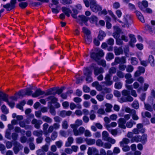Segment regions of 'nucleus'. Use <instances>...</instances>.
<instances>
[{"mask_svg":"<svg viewBox=\"0 0 155 155\" xmlns=\"http://www.w3.org/2000/svg\"><path fill=\"white\" fill-rule=\"evenodd\" d=\"M137 128L141 133H143L145 132V129L143 128V125L141 124H139L137 125Z\"/></svg>","mask_w":155,"mask_h":155,"instance_id":"obj_34","label":"nucleus"},{"mask_svg":"<svg viewBox=\"0 0 155 155\" xmlns=\"http://www.w3.org/2000/svg\"><path fill=\"white\" fill-rule=\"evenodd\" d=\"M62 127L63 129H66L68 127V122L66 120H63L62 123Z\"/></svg>","mask_w":155,"mask_h":155,"instance_id":"obj_41","label":"nucleus"},{"mask_svg":"<svg viewBox=\"0 0 155 155\" xmlns=\"http://www.w3.org/2000/svg\"><path fill=\"white\" fill-rule=\"evenodd\" d=\"M88 17H86L84 15H80L78 17L76 21L77 22L82 25V22L86 23L88 21Z\"/></svg>","mask_w":155,"mask_h":155,"instance_id":"obj_9","label":"nucleus"},{"mask_svg":"<svg viewBox=\"0 0 155 155\" xmlns=\"http://www.w3.org/2000/svg\"><path fill=\"white\" fill-rule=\"evenodd\" d=\"M18 134L16 133H13L11 135L12 139L14 140H16L18 139Z\"/></svg>","mask_w":155,"mask_h":155,"instance_id":"obj_62","label":"nucleus"},{"mask_svg":"<svg viewBox=\"0 0 155 155\" xmlns=\"http://www.w3.org/2000/svg\"><path fill=\"white\" fill-rule=\"evenodd\" d=\"M90 56L92 58L96 61L99 59L98 56L97 55V53H95L94 52L91 53V54Z\"/></svg>","mask_w":155,"mask_h":155,"instance_id":"obj_48","label":"nucleus"},{"mask_svg":"<svg viewBox=\"0 0 155 155\" xmlns=\"http://www.w3.org/2000/svg\"><path fill=\"white\" fill-rule=\"evenodd\" d=\"M6 145V146L7 148L10 149L12 147V143L9 141H5L4 142Z\"/></svg>","mask_w":155,"mask_h":155,"instance_id":"obj_57","label":"nucleus"},{"mask_svg":"<svg viewBox=\"0 0 155 155\" xmlns=\"http://www.w3.org/2000/svg\"><path fill=\"white\" fill-rule=\"evenodd\" d=\"M132 107L136 109H138L139 107V104L137 101H134L132 104Z\"/></svg>","mask_w":155,"mask_h":155,"instance_id":"obj_56","label":"nucleus"},{"mask_svg":"<svg viewBox=\"0 0 155 155\" xmlns=\"http://www.w3.org/2000/svg\"><path fill=\"white\" fill-rule=\"evenodd\" d=\"M1 110L2 113L7 114L9 112V110L4 105H3L1 107Z\"/></svg>","mask_w":155,"mask_h":155,"instance_id":"obj_39","label":"nucleus"},{"mask_svg":"<svg viewBox=\"0 0 155 155\" xmlns=\"http://www.w3.org/2000/svg\"><path fill=\"white\" fill-rule=\"evenodd\" d=\"M109 134L108 132L106 131H103L102 133V138L103 140L106 141L109 137Z\"/></svg>","mask_w":155,"mask_h":155,"instance_id":"obj_28","label":"nucleus"},{"mask_svg":"<svg viewBox=\"0 0 155 155\" xmlns=\"http://www.w3.org/2000/svg\"><path fill=\"white\" fill-rule=\"evenodd\" d=\"M47 101L51 100L50 103L52 104L56 103L58 101V99L53 96H49L47 98Z\"/></svg>","mask_w":155,"mask_h":155,"instance_id":"obj_32","label":"nucleus"},{"mask_svg":"<svg viewBox=\"0 0 155 155\" xmlns=\"http://www.w3.org/2000/svg\"><path fill=\"white\" fill-rule=\"evenodd\" d=\"M84 138L81 137H77L75 141L77 143L80 144L84 142Z\"/></svg>","mask_w":155,"mask_h":155,"instance_id":"obj_37","label":"nucleus"},{"mask_svg":"<svg viewBox=\"0 0 155 155\" xmlns=\"http://www.w3.org/2000/svg\"><path fill=\"white\" fill-rule=\"evenodd\" d=\"M28 3L26 2H22L19 4V5L22 8H25L28 5Z\"/></svg>","mask_w":155,"mask_h":155,"instance_id":"obj_61","label":"nucleus"},{"mask_svg":"<svg viewBox=\"0 0 155 155\" xmlns=\"http://www.w3.org/2000/svg\"><path fill=\"white\" fill-rule=\"evenodd\" d=\"M134 68L132 65H128L126 68V71L128 72H131L134 70Z\"/></svg>","mask_w":155,"mask_h":155,"instance_id":"obj_59","label":"nucleus"},{"mask_svg":"<svg viewBox=\"0 0 155 155\" xmlns=\"http://www.w3.org/2000/svg\"><path fill=\"white\" fill-rule=\"evenodd\" d=\"M60 134L62 136L67 137L68 135L67 134V132L63 130H60L59 131Z\"/></svg>","mask_w":155,"mask_h":155,"instance_id":"obj_60","label":"nucleus"},{"mask_svg":"<svg viewBox=\"0 0 155 155\" xmlns=\"http://www.w3.org/2000/svg\"><path fill=\"white\" fill-rule=\"evenodd\" d=\"M141 137V142L142 143H145L147 140V136L146 134L143 135Z\"/></svg>","mask_w":155,"mask_h":155,"instance_id":"obj_52","label":"nucleus"},{"mask_svg":"<svg viewBox=\"0 0 155 155\" xmlns=\"http://www.w3.org/2000/svg\"><path fill=\"white\" fill-rule=\"evenodd\" d=\"M142 116L143 118L147 117L148 118L151 117V115L150 113L148 111H146L145 112H142L141 113Z\"/></svg>","mask_w":155,"mask_h":155,"instance_id":"obj_46","label":"nucleus"},{"mask_svg":"<svg viewBox=\"0 0 155 155\" xmlns=\"http://www.w3.org/2000/svg\"><path fill=\"white\" fill-rule=\"evenodd\" d=\"M11 130H6L5 135V137L9 140H11Z\"/></svg>","mask_w":155,"mask_h":155,"instance_id":"obj_49","label":"nucleus"},{"mask_svg":"<svg viewBox=\"0 0 155 155\" xmlns=\"http://www.w3.org/2000/svg\"><path fill=\"white\" fill-rule=\"evenodd\" d=\"M135 124H136V123L131 119L126 123V126L127 128H131L133 127V125Z\"/></svg>","mask_w":155,"mask_h":155,"instance_id":"obj_29","label":"nucleus"},{"mask_svg":"<svg viewBox=\"0 0 155 155\" xmlns=\"http://www.w3.org/2000/svg\"><path fill=\"white\" fill-rule=\"evenodd\" d=\"M117 75L119 78H122L124 77V73L120 71H118L117 72Z\"/></svg>","mask_w":155,"mask_h":155,"instance_id":"obj_53","label":"nucleus"},{"mask_svg":"<svg viewBox=\"0 0 155 155\" xmlns=\"http://www.w3.org/2000/svg\"><path fill=\"white\" fill-rule=\"evenodd\" d=\"M71 113L72 112L71 111H66L63 110L60 112L59 115L62 117H64L66 116H70Z\"/></svg>","mask_w":155,"mask_h":155,"instance_id":"obj_14","label":"nucleus"},{"mask_svg":"<svg viewBox=\"0 0 155 155\" xmlns=\"http://www.w3.org/2000/svg\"><path fill=\"white\" fill-rule=\"evenodd\" d=\"M126 123V121L124 118H120L118 120V127L122 129H125L126 128V126L125 125Z\"/></svg>","mask_w":155,"mask_h":155,"instance_id":"obj_10","label":"nucleus"},{"mask_svg":"<svg viewBox=\"0 0 155 155\" xmlns=\"http://www.w3.org/2000/svg\"><path fill=\"white\" fill-rule=\"evenodd\" d=\"M114 52L116 55H119L123 53V50L121 48H118L117 47H114Z\"/></svg>","mask_w":155,"mask_h":155,"instance_id":"obj_20","label":"nucleus"},{"mask_svg":"<svg viewBox=\"0 0 155 155\" xmlns=\"http://www.w3.org/2000/svg\"><path fill=\"white\" fill-rule=\"evenodd\" d=\"M106 34L102 31H99V35H98V38L100 40H102L104 37L106 36Z\"/></svg>","mask_w":155,"mask_h":155,"instance_id":"obj_33","label":"nucleus"},{"mask_svg":"<svg viewBox=\"0 0 155 155\" xmlns=\"http://www.w3.org/2000/svg\"><path fill=\"white\" fill-rule=\"evenodd\" d=\"M90 22L92 23H96L97 21V18L94 15H92L90 18Z\"/></svg>","mask_w":155,"mask_h":155,"instance_id":"obj_43","label":"nucleus"},{"mask_svg":"<svg viewBox=\"0 0 155 155\" xmlns=\"http://www.w3.org/2000/svg\"><path fill=\"white\" fill-rule=\"evenodd\" d=\"M117 71V69L115 67H111L110 68L108 71V74L112 75V74H115Z\"/></svg>","mask_w":155,"mask_h":155,"instance_id":"obj_45","label":"nucleus"},{"mask_svg":"<svg viewBox=\"0 0 155 155\" xmlns=\"http://www.w3.org/2000/svg\"><path fill=\"white\" fill-rule=\"evenodd\" d=\"M74 140V139L72 137H68L67 141L65 143V146L67 147L70 146L71 144L73 143Z\"/></svg>","mask_w":155,"mask_h":155,"instance_id":"obj_19","label":"nucleus"},{"mask_svg":"<svg viewBox=\"0 0 155 155\" xmlns=\"http://www.w3.org/2000/svg\"><path fill=\"white\" fill-rule=\"evenodd\" d=\"M111 144L109 142L104 143L103 147L105 149H109L111 147Z\"/></svg>","mask_w":155,"mask_h":155,"instance_id":"obj_55","label":"nucleus"},{"mask_svg":"<svg viewBox=\"0 0 155 155\" xmlns=\"http://www.w3.org/2000/svg\"><path fill=\"white\" fill-rule=\"evenodd\" d=\"M23 147V146L20 143L15 142L13 148V150L15 153L18 154L20 150H22Z\"/></svg>","mask_w":155,"mask_h":155,"instance_id":"obj_5","label":"nucleus"},{"mask_svg":"<svg viewBox=\"0 0 155 155\" xmlns=\"http://www.w3.org/2000/svg\"><path fill=\"white\" fill-rule=\"evenodd\" d=\"M43 132L41 130H35L33 131V135L35 136L38 137H42L43 135Z\"/></svg>","mask_w":155,"mask_h":155,"instance_id":"obj_21","label":"nucleus"},{"mask_svg":"<svg viewBox=\"0 0 155 155\" xmlns=\"http://www.w3.org/2000/svg\"><path fill=\"white\" fill-rule=\"evenodd\" d=\"M95 0H84L83 1L85 6L87 7H89L90 5V6L92 4L94 3Z\"/></svg>","mask_w":155,"mask_h":155,"instance_id":"obj_25","label":"nucleus"},{"mask_svg":"<svg viewBox=\"0 0 155 155\" xmlns=\"http://www.w3.org/2000/svg\"><path fill=\"white\" fill-rule=\"evenodd\" d=\"M32 91L31 89H27L25 90H22L20 91L18 93V94L19 96H23L25 95H32Z\"/></svg>","mask_w":155,"mask_h":155,"instance_id":"obj_4","label":"nucleus"},{"mask_svg":"<svg viewBox=\"0 0 155 155\" xmlns=\"http://www.w3.org/2000/svg\"><path fill=\"white\" fill-rule=\"evenodd\" d=\"M144 107L145 109L150 111H153V108L152 106L148 104L144 103Z\"/></svg>","mask_w":155,"mask_h":155,"instance_id":"obj_47","label":"nucleus"},{"mask_svg":"<svg viewBox=\"0 0 155 155\" xmlns=\"http://www.w3.org/2000/svg\"><path fill=\"white\" fill-rule=\"evenodd\" d=\"M114 58V55L112 53H109L106 56V59L108 61L113 59Z\"/></svg>","mask_w":155,"mask_h":155,"instance_id":"obj_42","label":"nucleus"},{"mask_svg":"<svg viewBox=\"0 0 155 155\" xmlns=\"http://www.w3.org/2000/svg\"><path fill=\"white\" fill-rule=\"evenodd\" d=\"M42 119L43 121L49 124H51L53 121L52 118L46 116L42 117Z\"/></svg>","mask_w":155,"mask_h":155,"instance_id":"obj_22","label":"nucleus"},{"mask_svg":"<svg viewBox=\"0 0 155 155\" xmlns=\"http://www.w3.org/2000/svg\"><path fill=\"white\" fill-rule=\"evenodd\" d=\"M77 128H72L74 135L76 136L83 134L85 131V128L83 127H80L78 129Z\"/></svg>","mask_w":155,"mask_h":155,"instance_id":"obj_2","label":"nucleus"},{"mask_svg":"<svg viewBox=\"0 0 155 155\" xmlns=\"http://www.w3.org/2000/svg\"><path fill=\"white\" fill-rule=\"evenodd\" d=\"M107 44L110 45H112L114 43V40L113 38H110L107 41Z\"/></svg>","mask_w":155,"mask_h":155,"instance_id":"obj_64","label":"nucleus"},{"mask_svg":"<svg viewBox=\"0 0 155 155\" xmlns=\"http://www.w3.org/2000/svg\"><path fill=\"white\" fill-rule=\"evenodd\" d=\"M85 42L86 44H90L92 41V38L90 35L85 36Z\"/></svg>","mask_w":155,"mask_h":155,"instance_id":"obj_40","label":"nucleus"},{"mask_svg":"<svg viewBox=\"0 0 155 155\" xmlns=\"http://www.w3.org/2000/svg\"><path fill=\"white\" fill-rule=\"evenodd\" d=\"M31 124H34V127L36 129H39L40 127V125L42 124V122L41 120H38L36 119H33L31 121Z\"/></svg>","mask_w":155,"mask_h":155,"instance_id":"obj_11","label":"nucleus"},{"mask_svg":"<svg viewBox=\"0 0 155 155\" xmlns=\"http://www.w3.org/2000/svg\"><path fill=\"white\" fill-rule=\"evenodd\" d=\"M82 31L83 32V33L85 34V36H88L90 35L91 34V31L87 28L85 27H83L82 28Z\"/></svg>","mask_w":155,"mask_h":155,"instance_id":"obj_38","label":"nucleus"},{"mask_svg":"<svg viewBox=\"0 0 155 155\" xmlns=\"http://www.w3.org/2000/svg\"><path fill=\"white\" fill-rule=\"evenodd\" d=\"M131 63L134 65H136L138 63V61L137 59L135 58H131Z\"/></svg>","mask_w":155,"mask_h":155,"instance_id":"obj_63","label":"nucleus"},{"mask_svg":"<svg viewBox=\"0 0 155 155\" xmlns=\"http://www.w3.org/2000/svg\"><path fill=\"white\" fill-rule=\"evenodd\" d=\"M96 145L97 146H98L100 147H103L104 142L102 141L100 139H98L96 141Z\"/></svg>","mask_w":155,"mask_h":155,"instance_id":"obj_50","label":"nucleus"},{"mask_svg":"<svg viewBox=\"0 0 155 155\" xmlns=\"http://www.w3.org/2000/svg\"><path fill=\"white\" fill-rule=\"evenodd\" d=\"M2 100L6 102L9 106L11 108H13L15 103L13 101H10L8 100V95L6 94H3V96L2 97Z\"/></svg>","mask_w":155,"mask_h":155,"instance_id":"obj_8","label":"nucleus"},{"mask_svg":"<svg viewBox=\"0 0 155 155\" xmlns=\"http://www.w3.org/2000/svg\"><path fill=\"white\" fill-rule=\"evenodd\" d=\"M122 84L120 82H116L114 84V87L115 88L118 89H120L122 87Z\"/></svg>","mask_w":155,"mask_h":155,"instance_id":"obj_44","label":"nucleus"},{"mask_svg":"<svg viewBox=\"0 0 155 155\" xmlns=\"http://www.w3.org/2000/svg\"><path fill=\"white\" fill-rule=\"evenodd\" d=\"M90 8L92 11L95 12L101 11L102 9V7L96 4L95 0H94V3L91 5Z\"/></svg>","mask_w":155,"mask_h":155,"instance_id":"obj_6","label":"nucleus"},{"mask_svg":"<svg viewBox=\"0 0 155 155\" xmlns=\"http://www.w3.org/2000/svg\"><path fill=\"white\" fill-rule=\"evenodd\" d=\"M89 115V118L91 120H93L96 118L95 111L94 110H91L90 111Z\"/></svg>","mask_w":155,"mask_h":155,"instance_id":"obj_24","label":"nucleus"},{"mask_svg":"<svg viewBox=\"0 0 155 155\" xmlns=\"http://www.w3.org/2000/svg\"><path fill=\"white\" fill-rule=\"evenodd\" d=\"M148 62L150 63L151 66H154V59L153 56L151 55L149 56Z\"/></svg>","mask_w":155,"mask_h":155,"instance_id":"obj_27","label":"nucleus"},{"mask_svg":"<svg viewBox=\"0 0 155 155\" xmlns=\"http://www.w3.org/2000/svg\"><path fill=\"white\" fill-rule=\"evenodd\" d=\"M45 94V92L41 91L40 89H37L35 92L32 94V96L34 97H37Z\"/></svg>","mask_w":155,"mask_h":155,"instance_id":"obj_12","label":"nucleus"},{"mask_svg":"<svg viewBox=\"0 0 155 155\" xmlns=\"http://www.w3.org/2000/svg\"><path fill=\"white\" fill-rule=\"evenodd\" d=\"M130 140L128 139L124 138L120 142V146L121 147H124L125 144H128L130 143Z\"/></svg>","mask_w":155,"mask_h":155,"instance_id":"obj_26","label":"nucleus"},{"mask_svg":"<svg viewBox=\"0 0 155 155\" xmlns=\"http://www.w3.org/2000/svg\"><path fill=\"white\" fill-rule=\"evenodd\" d=\"M83 122L81 120L77 119L75 123V124H72L70 125V127L71 128H77L79 126L82 124Z\"/></svg>","mask_w":155,"mask_h":155,"instance_id":"obj_13","label":"nucleus"},{"mask_svg":"<svg viewBox=\"0 0 155 155\" xmlns=\"http://www.w3.org/2000/svg\"><path fill=\"white\" fill-rule=\"evenodd\" d=\"M85 141L87 144L89 145H92L95 144L96 140L95 139L91 138H86Z\"/></svg>","mask_w":155,"mask_h":155,"instance_id":"obj_16","label":"nucleus"},{"mask_svg":"<svg viewBox=\"0 0 155 155\" xmlns=\"http://www.w3.org/2000/svg\"><path fill=\"white\" fill-rule=\"evenodd\" d=\"M98 150L94 147H89L88 148L87 153L88 155H92L94 153H98Z\"/></svg>","mask_w":155,"mask_h":155,"instance_id":"obj_15","label":"nucleus"},{"mask_svg":"<svg viewBox=\"0 0 155 155\" xmlns=\"http://www.w3.org/2000/svg\"><path fill=\"white\" fill-rule=\"evenodd\" d=\"M58 136V132L54 131L51 134V137L52 140H54L57 138Z\"/></svg>","mask_w":155,"mask_h":155,"instance_id":"obj_36","label":"nucleus"},{"mask_svg":"<svg viewBox=\"0 0 155 155\" xmlns=\"http://www.w3.org/2000/svg\"><path fill=\"white\" fill-rule=\"evenodd\" d=\"M84 74L86 76L91 75L92 71L87 68H84Z\"/></svg>","mask_w":155,"mask_h":155,"instance_id":"obj_23","label":"nucleus"},{"mask_svg":"<svg viewBox=\"0 0 155 155\" xmlns=\"http://www.w3.org/2000/svg\"><path fill=\"white\" fill-rule=\"evenodd\" d=\"M121 93L123 96L127 97L130 95V92L127 90H124L122 91Z\"/></svg>","mask_w":155,"mask_h":155,"instance_id":"obj_54","label":"nucleus"},{"mask_svg":"<svg viewBox=\"0 0 155 155\" xmlns=\"http://www.w3.org/2000/svg\"><path fill=\"white\" fill-rule=\"evenodd\" d=\"M105 106L106 107L105 110L106 112H109L111 111V109L113 107L112 105L109 103H106L105 104Z\"/></svg>","mask_w":155,"mask_h":155,"instance_id":"obj_35","label":"nucleus"},{"mask_svg":"<svg viewBox=\"0 0 155 155\" xmlns=\"http://www.w3.org/2000/svg\"><path fill=\"white\" fill-rule=\"evenodd\" d=\"M123 21L124 25H122V27H129V25L132 23L131 16L128 14L123 16Z\"/></svg>","mask_w":155,"mask_h":155,"instance_id":"obj_1","label":"nucleus"},{"mask_svg":"<svg viewBox=\"0 0 155 155\" xmlns=\"http://www.w3.org/2000/svg\"><path fill=\"white\" fill-rule=\"evenodd\" d=\"M26 123L28 124H29L28 121H20L19 124L21 127L25 128V129H28V126H26L25 125Z\"/></svg>","mask_w":155,"mask_h":155,"instance_id":"obj_30","label":"nucleus"},{"mask_svg":"<svg viewBox=\"0 0 155 155\" xmlns=\"http://www.w3.org/2000/svg\"><path fill=\"white\" fill-rule=\"evenodd\" d=\"M62 10L66 15L68 17L70 16V14L71 13V11L69 8L65 7H63L62 8Z\"/></svg>","mask_w":155,"mask_h":155,"instance_id":"obj_17","label":"nucleus"},{"mask_svg":"<svg viewBox=\"0 0 155 155\" xmlns=\"http://www.w3.org/2000/svg\"><path fill=\"white\" fill-rule=\"evenodd\" d=\"M112 75L110 74H107L104 77L105 81L103 82V83L105 84L107 86H110L112 84L113 82L111 80Z\"/></svg>","mask_w":155,"mask_h":155,"instance_id":"obj_3","label":"nucleus"},{"mask_svg":"<svg viewBox=\"0 0 155 155\" xmlns=\"http://www.w3.org/2000/svg\"><path fill=\"white\" fill-rule=\"evenodd\" d=\"M132 119L134 120H137L139 119V117L136 114V111L135 110H133L132 113Z\"/></svg>","mask_w":155,"mask_h":155,"instance_id":"obj_51","label":"nucleus"},{"mask_svg":"<svg viewBox=\"0 0 155 155\" xmlns=\"http://www.w3.org/2000/svg\"><path fill=\"white\" fill-rule=\"evenodd\" d=\"M37 155H45V153L41 149L38 150L36 151Z\"/></svg>","mask_w":155,"mask_h":155,"instance_id":"obj_58","label":"nucleus"},{"mask_svg":"<svg viewBox=\"0 0 155 155\" xmlns=\"http://www.w3.org/2000/svg\"><path fill=\"white\" fill-rule=\"evenodd\" d=\"M3 7L6 9L7 11L11 10L15 8L14 6L10 3H7L6 5H3Z\"/></svg>","mask_w":155,"mask_h":155,"instance_id":"obj_31","label":"nucleus"},{"mask_svg":"<svg viewBox=\"0 0 155 155\" xmlns=\"http://www.w3.org/2000/svg\"><path fill=\"white\" fill-rule=\"evenodd\" d=\"M129 37L130 38V41L129 42V44L131 47L134 46V45L133 43H134L136 41V39L134 36L133 35L130 34Z\"/></svg>","mask_w":155,"mask_h":155,"instance_id":"obj_18","label":"nucleus"},{"mask_svg":"<svg viewBox=\"0 0 155 155\" xmlns=\"http://www.w3.org/2000/svg\"><path fill=\"white\" fill-rule=\"evenodd\" d=\"M91 67L94 68V73L95 75L97 76L100 74H101L104 72V70L101 67L99 68L95 66V65L93 64Z\"/></svg>","mask_w":155,"mask_h":155,"instance_id":"obj_7","label":"nucleus"}]
</instances>
